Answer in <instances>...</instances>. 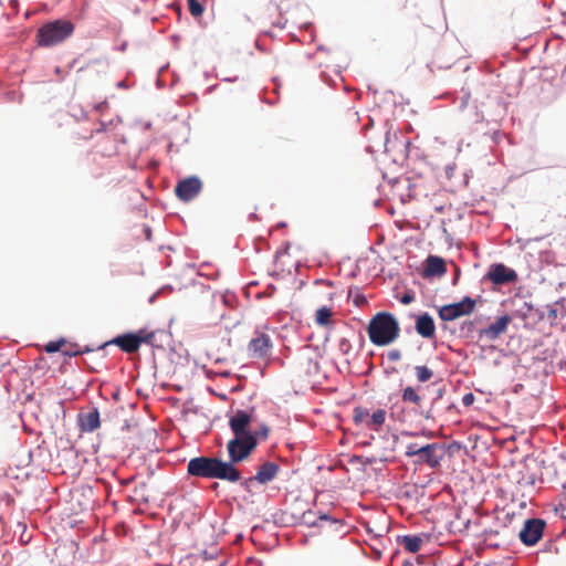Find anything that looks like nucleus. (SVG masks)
I'll list each match as a JSON object with an SVG mask.
<instances>
[{"instance_id":"6e6552de","label":"nucleus","mask_w":566,"mask_h":566,"mask_svg":"<svg viewBox=\"0 0 566 566\" xmlns=\"http://www.w3.org/2000/svg\"><path fill=\"white\" fill-rule=\"evenodd\" d=\"M273 340L265 332L256 331L248 344V354L254 359H265L272 354Z\"/></svg>"},{"instance_id":"b1692460","label":"nucleus","mask_w":566,"mask_h":566,"mask_svg":"<svg viewBox=\"0 0 566 566\" xmlns=\"http://www.w3.org/2000/svg\"><path fill=\"white\" fill-rule=\"evenodd\" d=\"M368 418H369L368 410H366V409H364L361 407H357V408L354 409L353 419H354L356 424L364 423L366 426V420Z\"/></svg>"},{"instance_id":"4be33fe9","label":"nucleus","mask_w":566,"mask_h":566,"mask_svg":"<svg viewBox=\"0 0 566 566\" xmlns=\"http://www.w3.org/2000/svg\"><path fill=\"white\" fill-rule=\"evenodd\" d=\"M415 375L419 382H427L433 377V371L427 366H416Z\"/></svg>"},{"instance_id":"473e14b6","label":"nucleus","mask_w":566,"mask_h":566,"mask_svg":"<svg viewBox=\"0 0 566 566\" xmlns=\"http://www.w3.org/2000/svg\"><path fill=\"white\" fill-rule=\"evenodd\" d=\"M400 357H401V354L398 349H394L388 353V359L390 361H397L400 359Z\"/></svg>"},{"instance_id":"a878e982","label":"nucleus","mask_w":566,"mask_h":566,"mask_svg":"<svg viewBox=\"0 0 566 566\" xmlns=\"http://www.w3.org/2000/svg\"><path fill=\"white\" fill-rule=\"evenodd\" d=\"M270 433V428L266 424H261L260 428L252 432V436H255V441L258 442V439L266 440Z\"/></svg>"},{"instance_id":"412c9836","label":"nucleus","mask_w":566,"mask_h":566,"mask_svg":"<svg viewBox=\"0 0 566 566\" xmlns=\"http://www.w3.org/2000/svg\"><path fill=\"white\" fill-rule=\"evenodd\" d=\"M333 312L328 306L317 308L315 313V323L319 326H328L332 323Z\"/></svg>"},{"instance_id":"6ab92c4d","label":"nucleus","mask_w":566,"mask_h":566,"mask_svg":"<svg viewBox=\"0 0 566 566\" xmlns=\"http://www.w3.org/2000/svg\"><path fill=\"white\" fill-rule=\"evenodd\" d=\"M80 426L82 431L93 432L101 426L99 412L97 409H93L86 413L80 416Z\"/></svg>"},{"instance_id":"39448f33","label":"nucleus","mask_w":566,"mask_h":566,"mask_svg":"<svg viewBox=\"0 0 566 566\" xmlns=\"http://www.w3.org/2000/svg\"><path fill=\"white\" fill-rule=\"evenodd\" d=\"M256 448L255 436L234 437L229 440L227 450L229 454L228 463L235 467L237 463L245 461Z\"/></svg>"},{"instance_id":"c9c22d12","label":"nucleus","mask_w":566,"mask_h":566,"mask_svg":"<svg viewBox=\"0 0 566 566\" xmlns=\"http://www.w3.org/2000/svg\"><path fill=\"white\" fill-rule=\"evenodd\" d=\"M274 292H275V287L270 286L269 291H268V294L271 296V295H273Z\"/></svg>"},{"instance_id":"423d86ee","label":"nucleus","mask_w":566,"mask_h":566,"mask_svg":"<svg viewBox=\"0 0 566 566\" xmlns=\"http://www.w3.org/2000/svg\"><path fill=\"white\" fill-rule=\"evenodd\" d=\"M154 338V333H148L145 329H140L138 333H127L119 335L114 339L105 343L101 348H105L108 345H117L124 353L132 354L139 349L143 343H150Z\"/></svg>"},{"instance_id":"4468645a","label":"nucleus","mask_w":566,"mask_h":566,"mask_svg":"<svg viewBox=\"0 0 566 566\" xmlns=\"http://www.w3.org/2000/svg\"><path fill=\"white\" fill-rule=\"evenodd\" d=\"M511 321L512 318L509 315L501 316L494 323L481 329L480 336L485 337L489 340H495L501 334H503L506 331Z\"/></svg>"},{"instance_id":"f704fd0d","label":"nucleus","mask_w":566,"mask_h":566,"mask_svg":"<svg viewBox=\"0 0 566 566\" xmlns=\"http://www.w3.org/2000/svg\"><path fill=\"white\" fill-rule=\"evenodd\" d=\"M144 232H145L147 239H149L151 235V230L149 228H144Z\"/></svg>"},{"instance_id":"c756f323","label":"nucleus","mask_w":566,"mask_h":566,"mask_svg":"<svg viewBox=\"0 0 566 566\" xmlns=\"http://www.w3.org/2000/svg\"><path fill=\"white\" fill-rule=\"evenodd\" d=\"M475 400V397L472 392H468L465 394L463 397H462V403L465 406V407H469L471 406Z\"/></svg>"},{"instance_id":"dca6fc26","label":"nucleus","mask_w":566,"mask_h":566,"mask_svg":"<svg viewBox=\"0 0 566 566\" xmlns=\"http://www.w3.org/2000/svg\"><path fill=\"white\" fill-rule=\"evenodd\" d=\"M279 472V464H276L275 462L266 461L258 468L254 479L260 484H268L276 478Z\"/></svg>"},{"instance_id":"f03ea898","label":"nucleus","mask_w":566,"mask_h":566,"mask_svg":"<svg viewBox=\"0 0 566 566\" xmlns=\"http://www.w3.org/2000/svg\"><path fill=\"white\" fill-rule=\"evenodd\" d=\"M398 321L391 313L379 312L369 321L367 333L370 342L376 346H387L399 336Z\"/></svg>"},{"instance_id":"bb28decb","label":"nucleus","mask_w":566,"mask_h":566,"mask_svg":"<svg viewBox=\"0 0 566 566\" xmlns=\"http://www.w3.org/2000/svg\"><path fill=\"white\" fill-rule=\"evenodd\" d=\"M64 345H65V340H63V339L57 340V342H50L45 345L44 349L46 353H55V352L62 350Z\"/></svg>"},{"instance_id":"c85d7f7f","label":"nucleus","mask_w":566,"mask_h":566,"mask_svg":"<svg viewBox=\"0 0 566 566\" xmlns=\"http://www.w3.org/2000/svg\"><path fill=\"white\" fill-rule=\"evenodd\" d=\"M255 482H258V481L254 479V476H251V478H248V479H244L243 481H241V486L247 492H251L252 486Z\"/></svg>"},{"instance_id":"cd10ccee","label":"nucleus","mask_w":566,"mask_h":566,"mask_svg":"<svg viewBox=\"0 0 566 566\" xmlns=\"http://www.w3.org/2000/svg\"><path fill=\"white\" fill-rule=\"evenodd\" d=\"M338 348L343 354H348L352 348V345L347 338H340L338 342Z\"/></svg>"},{"instance_id":"f8f14e48","label":"nucleus","mask_w":566,"mask_h":566,"mask_svg":"<svg viewBox=\"0 0 566 566\" xmlns=\"http://www.w3.org/2000/svg\"><path fill=\"white\" fill-rule=\"evenodd\" d=\"M201 189V180L196 176H191L177 184L175 193L180 200L187 202L196 198Z\"/></svg>"},{"instance_id":"0eeeda50","label":"nucleus","mask_w":566,"mask_h":566,"mask_svg":"<svg viewBox=\"0 0 566 566\" xmlns=\"http://www.w3.org/2000/svg\"><path fill=\"white\" fill-rule=\"evenodd\" d=\"M442 396V390H438V396L431 402V406ZM401 400L405 405L411 406L412 411L418 413L424 419L432 418V407L428 410H423L422 402L423 398L420 395V386H407L401 390Z\"/></svg>"},{"instance_id":"4c0bfd02","label":"nucleus","mask_w":566,"mask_h":566,"mask_svg":"<svg viewBox=\"0 0 566 566\" xmlns=\"http://www.w3.org/2000/svg\"><path fill=\"white\" fill-rule=\"evenodd\" d=\"M549 313H551V315H552L553 317H556V315H557V314H556V310H551V311H549Z\"/></svg>"},{"instance_id":"58836bf2","label":"nucleus","mask_w":566,"mask_h":566,"mask_svg":"<svg viewBox=\"0 0 566 566\" xmlns=\"http://www.w3.org/2000/svg\"><path fill=\"white\" fill-rule=\"evenodd\" d=\"M442 210H443V207H436L437 212H442Z\"/></svg>"},{"instance_id":"20e7f679","label":"nucleus","mask_w":566,"mask_h":566,"mask_svg":"<svg viewBox=\"0 0 566 566\" xmlns=\"http://www.w3.org/2000/svg\"><path fill=\"white\" fill-rule=\"evenodd\" d=\"M444 454V447L439 443H430L421 447L417 443H409L406 449V455L409 458L416 457L415 462L417 464H427L430 468L439 467Z\"/></svg>"},{"instance_id":"9b49d317","label":"nucleus","mask_w":566,"mask_h":566,"mask_svg":"<svg viewBox=\"0 0 566 566\" xmlns=\"http://www.w3.org/2000/svg\"><path fill=\"white\" fill-rule=\"evenodd\" d=\"M485 277L495 285L515 283L518 279L517 273L503 263L491 264Z\"/></svg>"},{"instance_id":"f3484780","label":"nucleus","mask_w":566,"mask_h":566,"mask_svg":"<svg viewBox=\"0 0 566 566\" xmlns=\"http://www.w3.org/2000/svg\"><path fill=\"white\" fill-rule=\"evenodd\" d=\"M417 333L424 338H432L436 334L433 318L429 314L420 315L416 321Z\"/></svg>"},{"instance_id":"7c9ffc66","label":"nucleus","mask_w":566,"mask_h":566,"mask_svg":"<svg viewBox=\"0 0 566 566\" xmlns=\"http://www.w3.org/2000/svg\"><path fill=\"white\" fill-rule=\"evenodd\" d=\"M413 300H415V295H413L412 293L407 292V293H405V294L401 296L400 302H401L402 304H406V305H407V304L412 303V302H413Z\"/></svg>"},{"instance_id":"5701e85b","label":"nucleus","mask_w":566,"mask_h":566,"mask_svg":"<svg viewBox=\"0 0 566 566\" xmlns=\"http://www.w3.org/2000/svg\"><path fill=\"white\" fill-rule=\"evenodd\" d=\"M188 10L193 18H199L205 12V7L199 0H186Z\"/></svg>"},{"instance_id":"aec40b11","label":"nucleus","mask_w":566,"mask_h":566,"mask_svg":"<svg viewBox=\"0 0 566 566\" xmlns=\"http://www.w3.org/2000/svg\"><path fill=\"white\" fill-rule=\"evenodd\" d=\"M385 420L386 411L384 409H377L373 415H369V418L366 420V427L371 430H379L385 423Z\"/></svg>"},{"instance_id":"7ed1b4c3","label":"nucleus","mask_w":566,"mask_h":566,"mask_svg":"<svg viewBox=\"0 0 566 566\" xmlns=\"http://www.w3.org/2000/svg\"><path fill=\"white\" fill-rule=\"evenodd\" d=\"M74 24L70 20H54L44 23L36 31V43L39 46L51 48L55 46L66 39H69L74 32Z\"/></svg>"},{"instance_id":"393cba45","label":"nucleus","mask_w":566,"mask_h":566,"mask_svg":"<svg viewBox=\"0 0 566 566\" xmlns=\"http://www.w3.org/2000/svg\"><path fill=\"white\" fill-rule=\"evenodd\" d=\"M88 349H85V352H87ZM62 353L63 355L65 356H69V357H73V356H77V355H81L82 353H84V350H82L78 345L76 344H70L66 346V344L63 346L62 348Z\"/></svg>"},{"instance_id":"e433bc0d","label":"nucleus","mask_w":566,"mask_h":566,"mask_svg":"<svg viewBox=\"0 0 566 566\" xmlns=\"http://www.w3.org/2000/svg\"><path fill=\"white\" fill-rule=\"evenodd\" d=\"M321 521H327L328 520V516L326 514H322L319 515L318 517Z\"/></svg>"},{"instance_id":"1a4fd4ad","label":"nucleus","mask_w":566,"mask_h":566,"mask_svg":"<svg viewBox=\"0 0 566 566\" xmlns=\"http://www.w3.org/2000/svg\"><path fill=\"white\" fill-rule=\"evenodd\" d=\"M475 301L465 296L461 302L448 304L439 310V317L442 321L450 322L461 316L469 315L474 311Z\"/></svg>"},{"instance_id":"ddd939ff","label":"nucleus","mask_w":566,"mask_h":566,"mask_svg":"<svg viewBox=\"0 0 566 566\" xmlns=\"http://www.w3.org/2000/svg\"><path fill=\"white\" fill-rule=\"evenodd\" d=\"M252 417L244 410H238L233 417L230 418L229 426L234 433V437L252 436L249 427Z\"/></svg>"},{"instance_id":"a211bd4d","label":"nucleus","mask_w":566,"mask_h":566,"mask_svg":"<svg viewBox=\"0 0 566 566\" xmlns=\"http://www.w3.org/2000/svg\"><path fill=\"white\" fill-rule=\"evenodd\" d=\"M426 539H428V536L424 534L405 535L398 537V543L409 553H417L420 551Z\"/></svg>"},{"instance_id":"f257e3e1","label":"nucleus","mask_w":566,"mask_h":566,"mask_svg":"<svg viewBox=\"0 0 566 566\" xmlns=\"http://www.w3.org/2000/svg\"><path fill=\"white\" fill-rule=\"evenodd\" d=\"M187 472L191 476L202 479H219L231 483L241 480V472L219 458L197 457L192 458L187 465Z\"/></svg>"},{"instance_id":"2f4dec72","label":"nucleus","mask_w":566,"mask_h":566,"mask_svg":"<svg viewBox=\"0 0 566 566\" xmlns=\"http://www.w3.org/2000/svg\"><path fill=\"white\" fill-rule=\"evenodd\" d=\"M313 515V512L308 511L306 513L303 514V520L304 522L310 525V526H314L316 525V521L312 520V516Z\"/></svg>"},{"instance_id":"2eb2a0df","label":"nucleus","mask_w":566,"mask_h":566,"mask_svg":"<svg viewBox=\"0 0 566 566\" xmlns=\"http://www.w3.org/2000/svg\"><path fill=\"white\" fill-rule=\"evenodd\" d=\"M447 272L446 261L437 255H429L424 261L423 276H442Z\"/></svg>"},{"instance_id":"9d476101","label":"nucleus","mask_w":566,"mask_h":566,"mask_svg":"<svg viewBox=\"0 0 566 566\" xmlns=\"http://www.w3.org/2000/svg\"><path fill=\"white\" fill-rule=\"evenodd\" d=\"M545 526L541 518L526 520L518 534L521 542L527 546L535 545L543 537Z\"/></svg>"},{"instance_id":"72a5a7b5","label":"nucleus","mask_w":566,"mask_h":566,"mask_svg":"<svg viewBox=\"0 0 566 566\" xmlns=\"http://www.w3.org/2000/svg\"><path fill=\"white\" fill-rule=\"evenodd\" d=\"M556 511L560 513L563 518H566V500L559 503Z\"/></svg>"}]
</instances>
